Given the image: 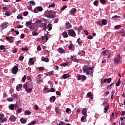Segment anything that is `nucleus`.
I'll list each match as a JSON object with an SVG mask.
<instances>
[{
    "label": "nucleus",
    "instance_id": "43",
    "mask_svg": "<svg viewBox=\"0 0 125 125\" xmlns=\"http://www.w3.org/2000/svg\"><path fill=\"white\" fill-rule=\"evenodd\" d=\"M65 8H67V5H64V6H62V8L61 9V10L62 11H63V10H64Z\"/></svg>",
    "mask_w": 125,
    "mask_h": 125
},
{
    "label": "nucleus",
    "instance_id": "34",
    "mask_svg": "<svg viewBox=\"0 0 125 125\" xmlns=\"http://www.w3.org/2000/svg\"><path fill=\"white\" fill-rule=\"evenodd\" d=\"M23 88H25V90L27 89L28 87V83H25L23 85Z\"/></svg>",
    "mask_w": 125,
    "mask_h": 125
},
{
    "label": "nucleus",
    "instance_id": "48",
    "mask_svg": "<svg viewBox=\"0 0 125 125\" xmlns=\"http://www.w3.org/2000/svg\"><path fill=\"white\" fill-rule=\"evenodd\" d=\"M28 84H29V85H31V86H33L34 83H33V82H32V81H29L28 83Z\"/></svg>",
    "mask_w": 125,
    "mask_h": 125
},
{
    "label": "nucleus",
    "instance_id": "26",
    "mask_svg": "<svg viewBox=\"0 0 125 125\" xmlns=\"http://www.w3.org/2000/svg\"><path fill=\"white\" fill-rule=\"evenodd\" d=\"M26 92H27V93H30V92H31L32 91V90H33V87L32 88H30L29 89H26Z\"/></svg>",
    "mask_w": 125,
    "mask_h": 125
},
{
    "label": "nucleus",
    "instance_id": "64",
    "mask_svg": "<svg viewBox=\"0 0 125 125\" xmlns=\"http://www.w3.org/2000/svg\"><path fill=\"white\" fill-rule=\"evenodd\" d=\"M64 122H61L58 125H64Z\"/></svg>",
    "mask_w": 125,
    "mask_h": 125
},
{
    "label": "nucleus",
    "instance_id": "1",
    "mask_svg": "<svg viewBox=\"0 0 125 125\" xmlns=\"http://www.w3.org/2000/svg\"><path fill=\"white\" fill-rule=\"evenodd\" d=\"M45 16L47 17V18L53 19L55 18L56 16V12H55V11H49L47 12V14H45Z\"/></svg>",
    "mask_w": 125,
    "mask_h": 125
},
{
    "label": "nucleus",
    "instance_id": "13",
    "mask_svg": "<svg viewBox=\"0 0 125 125\" xmlns=\"http://www.w3.org/2000/svg\"><path fill=\"white\" fill-rule=\"evenodd\" d=\"M58 51L59 52V53H61V54L63 53H65V50H64L62 48H59L58 49Z\"/></svg>",
    "mask_w": 125,
    "mask_h": 125
},
{
    "label": "nucleus",
    "instance_id": "38",
    "mask_svg": "<svg viewBox=\"0 0 125 125\" xmlns=\"http://www.w3.org/2000/svg\"><path fill=\"white\" fill-rule=\"evenodd\" d=\"M7 100L9 102H12V101H13L14 99H13V98H9L8 99H7Z\"/></svg>",
    "mask_w": 125,
    "mask_h": 125
},
{
    "label": "nucleus",
    "instance_id": "17",
    "mask_svg": "<svg viewBox=\"0 0 125 125\" xmlns=\"http://www.w3.org/2000/svg\"><path fill=\"white\" fill-rule=\"evenodd\" d=\"M42 61L44 62H49V59L48 58H43L42 59Z\"/></svg>",
    "mask_w": 125,
    "mask_h": 125
},
{
    "label": "nucleus",
    "instance_id": "6",
    "mask_svg": "<svg viewBox=\"0 0 125 125\" xmlns=\"http://www.w3.org/2000/svg\"><path fill=\"white\" fill-rule=\"evenodd\" d=\"M114 62L118 64V63H121V55H119L117 58H115L114 60Z\"/></svg>",
    "mask_w": 125,
    "mask_h": 125
},
{
    "label": "nucleus",
    "instance_id": "51",
    "mask_svg": "<svg viewBox=\"0 0 125 125\" xmlns=\"http://www.w3.org/2000/svg\"><path fill=\"white\" fill-rule=\"evenodd\" d=\"M101 22H102V21H100L99 22H96L97 25H99V26H101L102 27V24H101Z\"/></svg>",
    "mask_w": 125,
    "mask_h": 125
},
{
    "label": "nucleus",
    "instance_id": "12",
    "mask_svg": "<svg viewBox=\"0 0 125 125\" xmlns=\"http://www.w3.org/2000/svg\"><path fill=\"white\" fill-rule=\"evenodd\" d=\"M9 120L11 122H15L16 121V117L14 115H13L10 117Z\"/></svg>",
    "mask_w": 125,
    "mask_h": 125
},
{
    "label": "nucleus",
    "instance_id": "50",
    "mask_svg": "<svg viewBox=\"0 0 125 125\" xmlns=\"http://www.w3.org/2000/svg\"><path fill=\"white\" fill-rule=\"evenodd\" d=\"M100 2L102 4L106 3V0H100Z\"/></svg>",
    "mask_w": 125,
    "mask_h": 125
},
{
    "label": "nucleus",
    "instance_id": "27",
    "mask_svg": "<svg viewBox=\"0 0 125 125\" xmlns=\"http://www.w3.org/2000/svg\"><path fill=\"white\" fill-rule=\"evenodd\" d=\"M24 114H25V115H26L27 116H28L29 115H31V111H30L29 110H25L24 112Z\"/></svg>",
    "mask_w": 125,
    "mask_h": 125
},
{
    "label": "nucleus",
    "instance_id": "63",
    "mask_svg": "<svg viewBox=\"0 0 125 125\" xmlns=\"http://www.w3.org/2000/svg\"><path fill=\"white\" fill-rule=\"evenodd\" d=\"M28 14H29V13L28 12H25L23 13L24 16H27L28 15Z\"/></svg>",
    "mask_w": 125,
    "mask_h": 125
},
{
    "label": "nucleus",
    "instance_id": "32",
    "mask_svg": "<svg viewBox=\"0 0 125 125\" xmlns=\"http://www.w3.org/2000/svg\"><path fill=\"white\" fill-rule=\"evenodd\" d=\"M80 41H81V38H78L77 39V42L79 44V45H82V43H83V42H82Z\"/></svg>",
    "mask_w": 125,
    "mask_h": 125
},
{
    "label": "nucleus",
    "instance_id": "22",
    "mask_svg": "<svg viewBox=\"0 0 125 125\" xmlns=\"http://www.w3.org/2000/svg\"><path fill=\"white\" fill-rule=\"evenodd\" d=\"M36 25H39V24H42V20H38L36 21Z\"/></svg>",
    "mask_w": 125,
    "mask_h": 125
},
{
    "label": "nucleus",
    "instance_id": "49",
    "mask_svg": "<svg viewBox=\"0 0 125 125\" xmlns=\"http://www.w3.org/2000/svg\"><path fill=\"white\" fill-rule=\"evenodd\" d=\"M87 68V69H88V70H93V69H94V67H90V66H88L87 67H86Z\"/></svg>",
    "mask_w": 125,
    "mask_h": 125
},
{
    "label": "nucleus",
    "instance_id": "41",
    "mask_svg": "<svg viewBox=\"0 0 125 125\" xmlns=\"http://www.w3.org/2000/svg\"><path fill=\"white\" fill-rule=\"evenodd\" d=\"M121 27H122V25H118L115 26V28L116 29V30H119V29H120V28H121Z\"/></svg>",
    "mask_w": 125,
    "mask_h": 125
},
{
    "label": "nucleus",
    "instance_id": "11",
    "mask_svg": "<svg viewBox=\"0 0 125 125\" xmlns=\"http://www.w3.org/2000/svg\"><path fill=\"white\" fill-rule=\"evenodd\" d=\"M83 73H85L87 76H89V71L87 69V68L83 69Z\"/></svg>",
    "mask_w": 125,
    "mask_h": 125
},
{
    "label": "nucleus",
    "instance_id": "40",
    "mask_svg": "<svg viewBox=\"0 0 125 125\" xmlns=\"http://www.w3.org/2000/svg\"><path fill=\"white\" fill-rule=\"evenodd\" d=\"M73 46H74V45L72 44H70L69 45V46H68V49L69 50H72V48H73Z\"/></svg>",
    "mask_w": 125,
    "mask_h": 125
},
{
    "label": "nucleus",
    "instance_id": "60",
    "mask_svg": "<svg viewBox=\"0 0 125 125\" xmlns=\"http://www.w3.org/2000/svg\"><path fill=\"white\" fill-rule=\"evenodd\" d=\"M19 59L20 61H22V60H23V59H24V57L23 56L20 57Z\"/></svg>",
    "mask_w": 125,
    "mask_h": 125
},
{
    "label": "nucleus",
    "instance_id": "42",
    "mask_svg": "<svg viewBox=\"0 0 125 125\" xmlns=\"http://www.w3.org/2000/svg\"><path fill=\"white\" fill-rule=\"evenodd\" d=\"M67 65H68V63L64 62V63H62L61 64V66H63V67H66V66H67Z\"/></svg>",
    "mask_w": 125,
    "mask_h": 125
},
{
    "label": "nucleus",
    "instance_id": "16",
    "mask_svg": "<svg viewBox=\"0 0 125 125\" xmlns=\"http://www.w3.org/2000/svg\"><path fill=\"white\" fill-rule=\"evenodd\" d=\"M56 99V97H55V96H53L50 98V102H52V101L53 102H54V101H55Z\"/></svg>",
    "mask_w": 125,
    "mask_h": 125
},
{
    "label": "nucleus",
    "instance_id": "19",
    "mask_svg": "<svg viewBox=\"0 0 125 125\" xmlns=\"http://www.w3.org/2000/svg\"><path fill=\"white\" fill-rule=\"evenodd\" d=\"M20 121L21 122V124H26L27 120L22 118L21 119Z\"/></svg>",
    "mask_w": 125,
    "mask_h": 125
},
{
    "label": "nucleus",
    "instance_id": "18",
    "mask_svg": "<svg viewBox=\"0 0 125 125\" xmlns=\"http://www.w3.org/2000/svg\"><path fill=\"white\" fill-rule=\"evenodd\" d=\"M109 52H110V50H105L103 51V54H104V55H107L106 53H109Z\"/></svg>",
    "mask_w": 125,
    "mask_h": 125
},
{
    "label": "nucleus",
    "instance_id": "30",
    "mask_svg": "<svg viewBox=\"0 0 125 125\" xmlns=\"http://www.w3.org/2000/svg\"><path fill=\"white\" fill-rule=\"evenodd\" d=\"M62 77H63V78L64 79H68V78H69V74H64L62 76Z\"/></svg>",
    "mask_w": 125,
    "mask_h": 125
},
{
    "label": "nucleus",
    "instance_id": "57",
    "mask_svg": "<svg viewBox=\"0 0 125 125\" xmlns=\"http://www.w3.org/2000/svg\"><path fill=\"white\" fill-rule=\"evenodd\" d=\"M82 80L83 81H85V80H86V77L84 75H82Z\"/></svg>",
    "mask_w": 125,
    "mask_h": 125
},
{
    "label": "nucleus",
    "instance_id": "5",
    "mask_svg": "<svg viewBox=\"0 0 125 125\" xmlns=\"http://www.w3.org/2000/svg\"><path fill=\"white\" fill-rule=\"evenodd\" d=\"M0 120L1 121L2 123H4V122H6V118H4V114L3 113L0 114Z\"/></svg>",
    "mask_w": 125,
    "mask_h": 125
},
{
    "label": "nucleus",
    "instance_id": "25",
    "mask_svg": "<svg viewBox=\"0 0 125 125\" xmlns=\"http://www.w3.org/2000/svg\"><path fill=\"white\" fill-rule=\"evenodd\" d=\"M13 37L12 36H11L10 37H5V39L8 41V42H9L11 40H12V39H13Z\"/></svg>",
    "mask_w": 125,
    "mask_h": 125
},
{
    "label": "nucleus",
    "instance_id": "33",
    "mask_svg": "<svg viewBox=\"0 0 125 125\" xmlns=\"http://www.w3.org/2000/svg\"><path fill=\"white\" fill-rule=\"evenodd\" d=\"M107 24V20L105 19H103L102 21V24L103 25H106Z\"/></svg>",
    "mask_w": 125,
    "mask_h": 125
},
{
    "label": "nucleus",
    "instance_id": "8",
    "mask_svg": "<svg viewBox=\"0 0 125 125\" xmlns=\"http://www.w3.org/2000/svg\"><path fill=\"white\" fill-rule=\"evenodd\" d=\"M70 28H72V24H71V23H70L69 22H66L65 24V28L68 29H70Z\"/></svg>",
    "mask_w": 125,
    "mask_h": 125
},
{
    "label": "nucleus",
    "instance_id": "59",
    "mask_svg": "<svg viewBox=\"0 0 125 125\" xmlns=\"http://www.w3.org/2000/svg\"><path fill=\"white\" fill-rule=\"evenodd\" d=\"M56 93L57 95H58L59 96H60V95H61V93H60L59 91H57L56 92Z\"/></svg>",
    "mask_w": 125,
    "mask_h": 125
},
{
    "label": "nucleus",
    "instance_id": "31",
    "mask_svg": "<svg viewBox=\"0 0 125 125\" xmlns=\"http://www.w3.org/2000/svg\"><path fill=\"white\" fill-rule=\"evenodd\" d=\"M120 84H121V79H119L116 84V86H120Z\"/></svg>",
    "mask_w": 125,
    "mask_h": 125
},
{
    "label": "nucleus",
    "instance_id": "7",
    "mask_svg": "<svg viewBox=\"0 0 125 125\" xmlns=\"http://www.w3.org/2000/svg\"><path fill=\"white\" fill-rule=\"evenodd\" d=\"M13 74H17V72H18V66H14V67L12 68V71Z\"/></svg>",
    "mask_w": 125,
    "mask_h": 125
},
{
    "label": "nucleus",
    "instance_id": "24",
    "mask_svg": "<svg viewBox=\"0 0 125 125\" xmlns=\"http://www.w3.org/2000/svg\"><path fill=\"white\" fill-rule=\"evenodd\" d=\"M109 104H107L104 108V113H106V112H107V111H108V109H109Z\"/></svg>",
    "mask_w": 125,
    "mask_h": 125
},
{
    "label": "nucleus",
    "instance_id": "37",
    "mask_svg": "<svg viewBox=\"0 0 125 125\" xmlns=\"http://www.w3.org/2000/svg\"><path fill=\"white\" fill-rule=\"evenodd\" d=\"M47 28H49L48 31H51V29H52V27H51V24H49L47 26Z\"/></svg>",
    "mask_w": 125,
    "mask_h": 125
},
{
    "label": "nucleus",
    "instance_id": "39",
    "mask_svg": "<svg viewBox=\"0 0 125 125\" xmlns=\"http://www.w3.org/2000/svg\"><path fill=\"white\" fill-rule=\"evenodd\" d=\"M5 15H6V16H10L11 14H10V12L6 11L5 13Z\"/></svg>",
    "mask_w": 125,
    "mask_h": 125
},
{
    "label": "nucleus",
    "instance_id": "62",
    "mask_svg": "<svg viewBox=\"0 0 125 125\" xmlns=\"http://www.w3.org/2000/svg\"><path fill=\"white\" fill-rule=\"evenodd\" d=\"M34 108L35 109V110H39V106H38V105H35L34 106Z\"/></svg>",
    "mask_w": 125,
    "mask_h": 125
},
{
    "label": "nucleus",
    "instance_id": "20",
    "mask_svg": "<svg viewBox=\"0 0 125 125\" xmlns=\"http://www.w3.org/2000/svg\"><path fill=\"white\" fill-rule=\"evenodd\" d=\"M22 87V84H18L16 87V89L17 91H19V89Z\"/></svg>",
    "mask_w": 125,
    "mask_h": 125
},
{
    "label": "nucleus",
    "instance_id": "4",
    "mask_svg": "<svg viewBox=\"0 0 125 125\" xmlns=\"http://www.w3.org/2000/svg\"><path fill=\"white\" fill-rule=\"evenodd\" d=\"M68 35L70 37H76V32L73 29H70L68 30Z\"/></svg>",
    "mask_w": 125,
    "mask_h": 125
},
{
    "label": "nucleus",
    "instance_id": "52",
    "mask_svg": "<svg viewBox=\"0 0 125 125\" xmlns=\"http://www.w3.org/2000/svg\"><path fill=\"white\" fill-rule=\"evenodd\" d=\"M32 34L33 35V36H39V33L35 31L32 32Z\"/></svg>",
    "mask_w": 125,
    "mask_h": 125
},
{
    "label": "nucleus",
    "instance_id": "2",
    "mask_svg": "<svg viewBox=\"0 0 125 125\" xmlns=\"http://www.w3.org/2000/svg\"><path fill=\"white\" fill-rule=\"evenodd\" d=\"M87 110H86V108H85L82 110V114L83 116L81 118L82 122H85L86 121V117L87 116Z\"/></svg>",
    "mask_w": 125,
    "mask_h": 125
},
{
    "label": "nucleus",
    "instance_id": "61",
    "mask_svg": "<svg viewBox=\"0 0 125 125\" xmlns=\"http://www.w3.org/2000/svg\"><path fill=\"white\" fill-rule=\"evenodd\" d=\"M84 32L85 35H86V36H88L89 33L87 30H84Z\"/></svg>",
    "mask_w": 125,
    "mask_h": 125
},
{
    "label": "nucleus",
    "instance_id": "54",
    "mask_svg": "<svg viewBox=\"0 0 125 125\" xmlns=\"http://www.w3.org/2000/svg\"><path fill=\"white\" fill-rule=\"evenodd\" d=\"M87 39H88L89 40H92V39H93V37H92L91 35H90L87 37Z\"/></svg>",
    "mask_w": 125,
    "mask_h": 125
},
{
    "label": "nucleus",
    "instance_id": "55",
    "mask_svg": "<svg viewBox=\"0 0 125 125\" xmlns=\"http://www.w3.org/2000/svg\"><path fill=\"white\" fill-rule=\"evenodd\" d=\"M5 47V46L1 45L0 46V49L1 50H3V49H4Z\"/></svg>",
    "mask_w": 125,
    "mask_h": 125
},
{
    "label": "nucleus",
    "instance_id": "58",
    "mask_svg": "<svg viewBox=\"0 0 125 125\" xmlns=\"http://www.w3.org/2000/svg\"><path fill=\"white\" fill-rule=\"evenodd\" d=\"M78 81H81L82 80V75H79L77 77Z\"/></svg>",
    "mask_w": 125,
    "mask_h": 125
},
{
    "label": "nucleus",
    "instance_id": "15",
    "mask_svg": "<svg viewBox=\"0 0 125 125\" xmlns=\"http://www.w3.org/2000/svg\"><path fill=\"white\" fill-rule=\"evenodd\" d=\"M71 60H73L74 62H76L77 63H79V60L76 59V58L74 57V56L71 57Z\"/></svg>",
    "mask_w": 125,
    "mask_h": 125
},
{
    "label": "nucleus",
    "instance_id": "23",
    "mask_svg": "<svg viewBox=\"0 0 125 125\" xmlns=\"http://www.w3.org/2000/svg\"><path fill=\"white\" fill-rule=\"evenodd\" d=\"M25 25L27 27H28V26H30V25H32V21H26Z\"/></svg>",
    "mask_w": 125,
    "mask_h": 125
},
{
    "label": "nucleus",
    "instance_id": "3",
    "mask_svg": "<svg viewBox=\"0 0 125 125\" xmlns=\"http://www.w3.org/2000/svg\"><path fill=\"white\" fill-rule=\"evenodd\" d=\"M43 10L42 7V6L37 7L36 8L34 9V13H39V12H42Z\"/></svg>",
    "mask_w": 125,
    "mask_h": 125
},
{
    "label": "nucleus",
    "instance_id": "56",
    "mask_svg": "<svg viewBox=\"0 0 125 125\" xmlns=\"http://www.w3.org/2000/svg\"><path fill=\"white\" fill-rule=\"evenodd\" d=\"M112 82V79L111 78H108L107 79V83H110V82Z\"/></svg>",
    "mask_w": 125,
    "mask_h": 125
},
{
    "label": "nucleus",
    "instance_id": "9",
    "mask_svg": "<svg viewBox=\"0 0 125 125\" xmlns=\"http://www.w3.org/2000/svg\"><path fill=\"white\" fill-rule=\"evenodd\" d=\"M76 12H77V9L76 8H73L71 10V11L70 12V14L71 15H75L76 14Z\"/></svg>",
    "mask_w": 125,
    "mask_h": 125
},
{
    "label": "nucleus",
    "instance_id": "45",
    "mask_svg": "<svg viewBox=\"0 0 125 125\" xmlns=\"http://www.w3.org/2000/svg\"><path fill=\"white\" fill-rule=\"evenodd\" d=\"M93 3H94V5L97 6V5H98V0H95Z\"/></svg>",
    "mask_w": 125,
    "mask_h": 125
},
{
    "label": "nucleus",
    "instance_id": "47",
    "mask_svg": "<svg viewBox=\"0 0 125 125\" xmlns=\"http://www.w3.org/2000/svg\"><path fill=\"white\" fill-rule=\"evenodd\" d=\"M55 6V3H53L52 4H50L49 5V8H50V7H54Z\"/></svg>",
    "mask_w": 125,
    "mask_h": 125
},
{
    "label": "nucleus",
    "instance_id": "46",
    "mask_svg": "<svg viewBox=\"0 0 125 125\" xmlns=\"http://www.w3.org/2000/svg\"><path fill=\"white\" fill-rule=\"evenodd\" d=\"M29 62L32 64H35V62H33V58L29 59Z\"/></svg>",
    "mask_w": 125,
    "mask_h": 125
},
{
    "label": "nucleus",
    "instance_id": "36",
    "mask_svg": "<svg viewBox=\"0 0 125 125\" xmlns=\"http://www.w3.org/2000/svg\"><path fill=\"white\" fill-rule=\"evenodd\" d=\"M26 78H27V76L26 75L23 76V77L22 78V82L25 83V82H26Z\"/></svg>",
    "mask_w": 125,
    "mask_h": 125
},
{
    "label": "nucleus",
    "instance_id": "21",
    "mask_svg": "<svg viewBox=\"0 0 125 125\" xmlns=\"http://www.w3.org/2000/svg\"><path fill=\"white\" fill-rule=\"evenodd\" d=\"M55 112L58 114V115H59L60 114V109L58 107H56L55 109Z\"/></svg>",
    "mask_w": 125,
    "mask_h": 125
},
{
    "label": "nucleus",
    "instance_id": "53",
    "mask_svg": "<svg viewBox=\"0 0 125 125\" xmlns=\"http://www.w3.org/2000/svg\"><path fill=\"white\" fill-rule=\"evenodd\" d=\"M29 3H30V4H32V5H35V4H36V3H35V1L32 0L30 1Z\"/></svg>",
    "mask_w": 125,
    "mask_h": 125
},
{
    "label": "nucleus",
    "instance_id": "10",
    "mask_svg": "<svg viewBox=\"0 0 125 125\" xmlns=\"http://www.w3.org/2000/svg\"><path fill=\"white\" fill-rule=\"evenodd\" d=\"M1 31L3 30L4 29H5V28H7V24L6 23H2L1 24Z\"/></svg>",
    "mask_w": 125,
    "mask_h": 125
},
{
    "label": "nucleus",
    "instance_id": "29",
    "mask_svg": "<svg viewBox=\"0 0 125 125\" xmlns=\"http://www.w3.org/2000/svg\"><path fill=\"white\" fill-rule=\"evenodd\" d=\"M9 108L10 110H14V104H11L9 105Z\"/></svg>",
    "mask_w": 125,
    "mask_h": 125
},
{
    "label": "nucleus",
    "instance_id": "14",
    "mask_svg": "<svg viewBox=\"0 0 125 125\" xmlns=\"http://www.w3.org/2000/svg\"><path fill=\"white\" fill-rule=\"evenodd\" d=\"M87 97H89L90 99H93V95L91 93V92H88L87 94Z\"/></svg>",
    "mask_w": 125,
    "mask_h": 125
},
{
    "label": "nucleus",
    "instance_id": "35",
    "mask_svg": "<svg viewBox=\"0 0 125 125\" xmlns=\"http://www.w3.org/2000/svg\"><path fill=\"white\" fill-rule=\"evenodd\" d=\"M36 83L38 84H41V83H43V81L42 80H37Z\"/></svg>",
    "mask_w": 125,
    "mask_h": 125
},
{
    "label": "nucleus",
    "instance_id": "44",
    "mask_svg": "<svg viewBox=\"0 0 125 125\" xmlns=\"http://www.w3.org/2000/svg\"><path fill=\"white\" fill-rule=\"evenodd\" d=\"M21 50H22V51H27L28 50V49L27 47H24V48H22L21 49Z\"/></svg>",
    "mask_w": 125,
    "mask_h": 125
},
{
    "label": "nucleus",
    "instance_id": "28",
    "mask_svg": "<svg viewBox=\"0 0 125 125\" xmlns=\"http://www.w3.org/2000/svg\"><path fill=\"white\" fill-rule=\"evenodd\" d=\"M63 38H68V34L67 33V32H63L62 34Z\"/></svg>",
    "mask_w": 125,
    "mask_h": 125
}]
</instances>
